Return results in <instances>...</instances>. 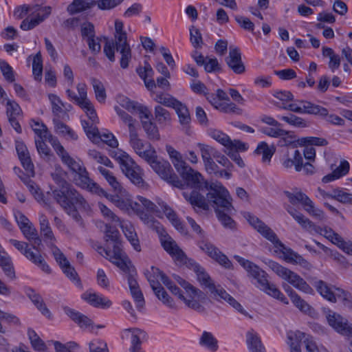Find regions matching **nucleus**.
Instances as JSON below:
<instances>
[{
  "label": "nucleus",
  "mask_w": 352,
  "mask_h": 352,
  "mask_svg": "<svg viewBox=\"0 0 352 352\" xmlns=\"http://www.w3.org/2000/svg\"><path fill=\"white\" fill-rule=\"evenodd\" d=\"M209 188L210 192L205 197L196 191L191 193H183V197L192 206L204 210H208L210 207L214 209L219 221L225 228H233L234 221L230 217L234 210L232 198L228 190L219 182L212 183Z\"/></svg>",
  "instance_id": "nucleus-1"
},
{
  "label": "nucleus",
  "mask_w": 352,
  "mask_h": 352,
  "mask_svg": "<svg viewBox=\"0 0 352 352\" xmlns=\"http://www.w3.org/2000/svg\"><path fill=\"white\" fill-rule=\"evenodd\" d=\"M52 195L63 210L80 226L84 223L78 210H89V205L84 197L65 181H63L62 187L52 191Z\"/></svg>",
  "instance_id": "nucleus-2"
},
{
  "label": "nucleus",
  "mask_w": 352,
  "mask_h": 352,
  "mask_svg": "<svg viewBox=\"0 0 352 352\" xmlns=\"http://www.w3.org/2000/svg\"><path fill=\"white\" fill-rule=\"evenodd\" d=\"M245 219L264 238L270 241L277 249L276 252H280L283 255V259L290 263L298 264L305 268H309L310 263L305 260L302 256L293 251L291 248H287L278 239L276 233L264 222L258 217L247 213L245 215Z\"/></svg>",
  "instance_id": "nucleus-3"
},
{
  "label": "nucleus",
  "mask_w": 352,
  "mask_h": 352,
  "mask_svg": "<svg viewBox=\"0 0 352 352\" xmlns=\"http://www.w3.org/2000/svg\"><path fill=\"white\" fill-rule=\"evenodd\" d=\"M112 41H107L104 45V53L111 62H114L115 50L120 55V65L122 69H126L132 59V50L127 38V34L124 30L122 21H115V32Z\"/></svg>",
  "instance_id": "nucleus-4"
},
{
  "label": "nucleus",
  "mask_w": 352,
  "mask_h": 352,
  "mask_svg": "<svg viewBox=\"0 0 352 352\" xmlns=\"http://www.w3.org/2000/svg\"><path fill=\"white\" fill-rule=\"evenodd\" d=\"M78 95L70 89L66 90L68 99L80 107L87 114L92 124L90 125L85 120L81 121L82 128L89 138H96L98 135V129L94 126L99 120L94 104L87 97V87L85 83L80 82L76 85Z\"/></svg>",
  "instance_id": "nucleus-5"
},
{
  "label": "nucleus",
  "mask_w": 352,
  "mask_h": 352,
  "mask_svg": "<svg viewBox=\"0 0 352 352\" xmlns=\"http://www.w3.org/2000/svg\"><path fill=\"white\" fill-rule=\"evenodd\" d=\"M234 258L238 263L246 270L248 275L252 276L257 281V287L267 294V295L279 300L285 305L289 303L287 298L280 291V289L272 283H270L267 279V274L260 268L258 265L252 261L245 259L239 256H235Z\"/></svg>",
  "instance_id": "nucleus-6"
},
{
  "label": "nucleus",
  "mask_w": 352,
  "mask_h": 352,
  "mask_svg": "<svg viewBox=\"0 0 352 352\" xmlns=\"http://www.w3.org/2000/svg\"><path fill=\"white\" fill-rule=\"evenodd\" d=\"M104 239L107 242L111 241L113 243V248H104L99 247L98 253L107 258L110 262L122 269H126L127 255L121 248L120 234L118 230L110 225L104 226Z\"/></svg>",
  "instance_id": "nucleus-7"
},
{
  "label": "nucleus",
  "mask_w": 352,
  "mask_h": 352,
  "mask_svg": "<svg viewBox=\"0 0 352 352\" xmlns=\"http://www.w3.org/2000/svg\"><path fill=\"white\" fill-rule=\"evenodd\" d=\"M174 278L184 289V293L181 292L177 298L188 307L200 313L204 312L203 303L206 300V294L180 276L174 275Z\"/></svg>",
  "instance_id": "nucleus-8"
},
{
  "label": "nucleus",
  "mask_w": 352,
  "mask_h": 352,
  "mask_svg": "<svg viewBox=\"0 0 352 352\" xmlns=\"http://www.w3.org/2000/svg\"><path fill=\"white\" fill-rule=\"evenodd\" d=\"M265 263L278 276L296 289L308 294H314L311 287L296 272L272 260H267Z\"/></svg>",
  "instance_id": "nucleus-9"
},
{
  "label": "nucleus",
  "mask_w": 352,
  "mask_h": 352,
  "mask_svg": "<svg viewBox=\"0 0 352 352\" xmlns=\"http://www.w3.org/2000/svg\"><path fill=\"white\" fill-rule=\"evenodd\" d=\"M146 162L162 179L178 188H184V184L173 172L170 163L166 160H159L156 151Z\"/></svg>",
  "instance_id": "nucleus-10"
},
{
  "label": "nucleus",
  "mask_w": 352,
  "mask_h": 352,
  "mask_svg": "<svg viewBox=\"0 0 352 352\" xmlns=\"http://www.w3.org/2000/svg\"><path fill=\"white\" fill-rule=\"evenodd\" d=\"M115 157L120 164V168L125 175L138 186H144V182L142 178V170L125 152L119 151L116 153Z\"/></svg>",
  "instance_id": "nucleus-11"
},
{
  "label": "nucleus",
  "mask_w": 352,
  "mask_h": 352,
  "mask_svg": "<svg viewBox=\"0 0 352 352\" xmlns=\"http://www.w3.org/2000/svg\"><path fill=\"white\" fill-rule=\"evenodd\" d=\"M177 172L180 174L181 177L183 178V179L185 181L186 184L183 182L185 187L186 186H190L192 188H194L190 192L188 191H184L182 194L185 192L188 193H191L192 191H196L197 189L202 190L203 188H205L207 190H210L209 186L212 183H208L206 181H204V179L201 173H199L198 171L192 169L189 165L186 164L182 168L177 170ZM182 189H184L183 188ZM199 193L201 195L199 192Z\"/></svg>",
  "instance_id": "nucleus-12"
},
{
  "label": "nucleus",
  "mask_w": 352,
  "mask_h": 352,
  "mask_svg": "<svg viewBox=\"0 0 352 352\" xmlns=\"http://www.w3.org/2000/svg\"><path fill=\"white\" fill-rule=\"evenodd\" d=\"M52 13L50 6H42L39 4L32 5L30 14L23 20L20 28L23 31L34 29L47 19Z\"/></svg>",
  "instance_id": "nucleus-13"
},
{
  "label": "nucleus",
  "mask_w": 352,
  "mask_h": 352,
  "mask_svg": "<svg viewBox=\"0 0 352 352\" xmlns=\"http://www.w3.org/2000/svg\"><path fill=\"white\" fill-rule=\"evenodd\" d=\"M285 194L291 204H300L303 206L305 210L310 215L319 219H323L324 218V212L321 209L316 208L314 202L306 194L301 191L296 192L286 191L285 192Z\"/></svg>",
  "instance_id": "nucleus-14"
},
{
  "label": "nucleus",
  "mask_w": 352,
  "mask_h": 352,
  "mask_svg": "<svg viewBox=\"0 0 352 352\" xmlns=\"http://www.w3.org/2000/svg\"><path fill=\"white\" fill-rule=\"evenodd\" d=\"M10 243L15 247L20 252L25 256L30 261L35 264L41 270L47 274L51 273V269L43 258L40 253H36L29 248V245L23 241H19L16 239H10Z\"/></svg>",
  "instance_id": "nucleus-15"
},
{
  "label": "nucleus",
  "mask_w": 352,
  "mask_h": 352,
  "mask_svg": "<svg viewBox=\"0 0 352 352\" xmlns=\"http://www.w3.org/2000/svg\"><path fill=\"white\" fill-rule=\"evenodd\" d=\"M158 236L161 245L175 261L184 263L186 261V255L165 230L161 232Z\"/></svg>",
  "instance_id": "nucleus-16"
},
{
  "label": "nucleus",
  "mask_w": 352,
  "mask_h": 352,
  "mask_svg": "<svg viewBox=\"0 0 352 352\" xmlns=\"http://www.w3.org/2000/svg\"><path fill=\"white\" fill-rule=\"evenodd\" d=\"M51 250L56 261L59 265L63 272L75 285L81 286L80 278L75 269L71 265L65 254L56 245L52 243Z\"/></svg>",
  "instance_id": "nucleus-17"
},
{
  "label": "nucleus",
  "mask_w": 352,
  "mask_h": 352,
  "mask_svg": "<svg viewBox=\"0 0 352 352\" xmlns=\"http://www.w3.org/2000/svg\"><path fill=\"white\" fill-rule=\"evenodd\" d=\"M326 318L327 322L337 333L346 336H352V324L340 314L329 310Z\"/></svg>",
  "instance_id": "nucleus-18"
},
{
  "label": "nucleus",
  "mask_w": 352,
  "mask_h": 352,
  "mask_svg": "<svg viewBox=\"0 0 352 352\" xmlns=\"http://www.w3.org/2000/svg\"><path fill=\"white\" fill-rule=\"evenodd\" d=\"M199 248L204 252L209 257L215 261L225 268L230 269L232 267V263L219 248L207 240H200L197 242Z\"/></svg>",
  "instance_id": "nucleus-19"
},
{
  "label": "nucleus",
  "mask_w": 352,
  "mask_h": 352,
  "mask_svg": "<svg viewBox=\"0 0 352 352\" xmlns=\"http://www.w3.org/2000/svg\"><path fill=\"white\" fill-rule=\"evenodd\" d=\"M302 153L295 148H288L280 160L283 168L286 170L294 168L296 172H300L302 170Z\"/></svg>",
  "instance_id": "nucleus-20"
},
{
  "label": "nucleus",
  "mask_w": 352,
  "mask_h": 352,
  "mask_svg": "<svg viewBox=\"0 0 352 352\" xmlns=\"http://www.w3.org/2000/svg\"><path fill=\"white\" fill-rule=\"evenodd\" d=\"M129 144L135 153L145 161L155 151L151 144H145L139 138L136 129L129 133Z\"/></svg>",
  "instance_id": "nucleus-21"
},
{
  "label": "nucleus",
  "mask_w": 352,
  "mask_h": 352,
  "mask_svg": "<svg viewBox=\"0 0 352 352\" xmlns=\"http://www.w3.org/2000/svg\"><path fill=\"white\" fill-rule=\"evenodd\" d=\"M208 134L212 139L229 150L245 151L248 149L246 144L238 140H232L228 135L219 130L211 129L209 130Z\"/></svg>",
  "instance_id": "nucleus-22"
},
{
  "label": "nucleus",
  "mask_w": 352,
  "mask_h": 352,
  "mask_svg": "<svg viewBox=\"0 0 352 352\" xmlns=\"http://www.w3.org/2000/svg\"><path fill=\"white\" fill-rule=\"evenodd\" d=\"M226 62L233 72L236 74H243L245 67L241 60V54L238 47L230 46L229 55L226 58Z\"/></svg>",
  "instance_id": "nucleus-23"
},
{
  "label": "nucleus",
  "mask_w": 352,
  "mask_h": 352,
  "mask_svg": "<svg viewBox=\"0 0 352 352\" xmlns=\"http://www.w3.org/2000/svg\"><path fill=\"white\" fill-rule=\"evenodd\" d=\"M15 147L23 167L28 172V175L34 176V166L31 160L27 146L23 142L16 140Z\"/></svg>",
  "instance_id": "nucleus-24"
},
{
  "label": "nucleus",
  "mask_w": 352,
  "mask_h": 352,
  "mask_svg": "<svg viewBox=\"0 0 352 352\" xmlns=\"http://www.w3.org/2000/svg\"><path fill=\"white\" fill-rule=\"evenodd\" d=\"M21 109L19 105L14 101L8 100L6 103V113L8 121L13 129L18 133L22 131L18 118L21 116Z\"/></svg>",
  "instance_id": "nucleus-25"
},
{
  "label": "nucleus",
  "mask_w": 352,
  "mask_h": 352,
  "mask_svg": "<svg viewBox=\"0 0 352 352\" xmlns=\"http://www.w3.org/2000/svg\"><path fill=\"white\" fill-rule=\"evenodd\" d=\"M82 298L94 307L109 308L111 306V301L102 294L88 290L81 296Z\"/></svg>",
  "instance_id": "nucleus-26"
},
{
  "label": "nucleus",
  "mask_w": 352,
  "mask_h": 352,
  "mask_svg": "<svg viewBox=\"0 0 352 352\" xmlns=\"http://www.w3.org/2000/svg\"><path fill=\"white\" fill-rule=\"evenodd\" d=\"M55 151L61 158L62 162L75 174L85 168L80 160H76L72 158L61 144L57 147Z\"/></svg>",
  "instance_id": "nucleus-27"
},
{
  "label": "nucleus",
  "mask_w": 352,
  "mask_h": 352,
  "mask_svg": "<svg viewBox=\"0 0 352 352\" xmlns=\"http://www.w3.org/2000/svg\"><path fill=\"white\" fill-rule=\"evenodd\" d=\"M158 204L174 228L181 234L186 235L188 234L187 229L178 218L175 212L164 201L158 202Z\"/></svg>",
  "instance_id": "nucleus-28"
},
{
  "label": "nucleus",
  "mask_w": 352,
  "mask_h": 352,
  "mask_svg": "<svg viewBox=\"0 0 352 352\" xmlns=\"http://www.w3.org/2000/svg\"><path fill=\"white\" fill-rule=\"evenodd\" d=\"M32 129L37 138L35 139H45L51 144L54 150L57 148L61 144L57 138L53 136L47 130V126L44 124H40L38 122L34 121V124L32 125Z\"/></svg>",
  "instance_id": "nucleus-29"
},
{
  "label": "nucleus",
  "mask_w": 352,
  "mask_h": 352,
  "mask_svg": "<svg viewBox=\"0 0 352 352\" xmlns=\"http://www.w3.org/2000/svg\"><path fill=\"white\" fill-rule=\"evenodd\" d=\"M127 240L137 252L141 251V246L135 228L129 222L121 221L118 223Z\"/></svg>",
  "instance_id": "nucleus-30"
},
{
  "label": "nucleus",
  "mask_w": 352,
  "mask_h": 352,
  "mask_svg": "<svg viewBox=\"0 0 352 352\" xmlns=\"http://www.w3.org/2000/svg\"><path fill=\"white\" fill-rule=\"evenodd\" d=\"M24 292L43 315L48 318H52L50 311L43 302L41 296L38 294H37L32 288L28 287H25Z\"/></svg>",
  "instance_id": "nucleus-31"
},
{
  "label": "nucleus",
  "mask_w": 352,
  "mask_h": 352,
  "mask_svg": "<svg viewBox=\"0 0 352 352\" xmlns=\"http://www.w3.org/2000/svg\"><path fill=\"white\" fill-rule=\"evenodd\" d=\"M192 268L196 274L197 279L200 285L208 288L210 292H212L214 290L215 285L204 268L197 263L192 264Z\"/></svg>",
  "instance_id": "nucleus-32"
},
{
  "label": "nucleus",
  "mask_w": 352,
  "mask_h": 352,
  "mask_svg": "<svg viewBox=\"0 0 352 352\" xmlns=\"http://www.w3.org/2000/svg\"><path fill=\"white\" fill-rule=\"evenodd\" d=\"M214 296H218L220 299L223 300L226 302H228L230 305H231L234 309H235L237 311L241 313V314L248 316V312L243 308L242 305L238 302L232 296H231L227 292L219 287H216L214 286V290L211 292Z\"/></svg>",
  "instance_id": "nucleus-33"
},
{
  "label": "nucleus",
  "mask_w": 352,
  "mask_h": 352,
  "mask_svg": "<svg viewBox=\"0 0 352 352\" xmlns=\"http://www.w3.org/2000/svg\"><path fill=\"white\" fill-rule=\"evenodd\" d=\"M115 206L120 208L121 210L126 212L128 213H139L140 205L139 203L133 201L129 197L126 192L124 195H121L120 194Z\"/></svg>",
  "instance_id": "nucleus-34"
},
{
  "label": "nucleus",
  "mask_w": 352,
  "mask_h": 352,
  "mask_svg": "<svg viewBox=\"0 0 352 352\" xmlns=\"http://www.w3.org/2000/svg\"><path fill=\"white\" fill-rule=\"evenodd\" d=\"M75 181L76 185L91 192L96 188H98V184L89 177V174L86 168L76 173Z\"/></svg>",
  "instance_id": "nucleus-35"
},
{
  "label": "nucleus",
  "mask_w": 352,
  "mask_h": 352,
  "mask_svg": "<svg viewBox=\"0 0 352 352\" xmlns=\"http://www.w3.org/2000/svg\"><path fill=\"white\" fill-rule=\"evenodd\" d=\"M64 313L80 328H87L92 324L91 320L80 312L69 307H64Z\"/></svg>",
  "instance_id": "nucleus-36"
},
{
  "label": "nucleus",
  "mask_w": 352,
  "mask_h": 352,
  "mask_svg": "<svg viewBox=\"0 0 352 352\" xmlns=\"http://www.w3.org/2000/svg\"><path fill=\"white\" fill-rule=\"evenodd\" d=\"M320 234L323 235L327 239L331 241L333 244L338 245L339 248L343 249L346 252L351 245V243H349L345 242L338 233L335 232L331 228L329 227L320 228Z\"/></svg>",
  "instance_id": "nucleus-37"
},
{
  "label": "nucleus",
  "mask_w": 352,
  "mask_h": 352,
  "mask_svg": "<svg viewBox=\"0 0 352 352\" xmlns=\"http://www.w3.org/2000/svg\"><path fill=\"white\" fill-rule=\"evenodd\" d=\"M283 287L289 296L292 302L297 308L304 312H307L310 309L309 304L302 299L300 296L290 287L289 285L283 284Z\"/></svg>",
  "instance_id": "nucleus-38"
},
{
  "label": "nucleus",
  "mask_w": 352,
  "mask_h": 352,
  "mask_svg": "<svg viewBox=\"0 0 352 352\" xmlns=\"http://www.w3.org/2000/svg\"><path fill=\"white\" fill-rule=\"evenodd\" d=\"M247 344L250 352H265V347L257 333L254 330L248 331L246 334Z\"/></svg>",
  "instance_id": "nucleus-39"
},
{
  "label": "nucleus",
  "mask_w": 352,
  "mask_h": 352,
  "mask_svg": "<svg viewBox=\"0 0 352 352\" xmlns=\"http://www.w3.org/2000/svg\"><path fill=\"white\" fill-rule=\"evenodd\" d=\"M305 337V333L300 331L288 332L287 344L290 347V352H301L300 343Z\"/></svg>",
  "instance_id": "nucleus-40"
},
{
  "label": "nucleus",
  "mask_w": 352,
  "mask_h": 352,
  "mask_svg": "<svg viewBox=\"0 0 352 352\" xmlns=\"http://www.w3.org/2000/svg\"><path fill=\"white\" fill-rule=\"evenodd\" d=\"M298 103L302 105V114H309L318 116L325 115L324 107L314 104L308 100H298Z\"/></svg>",
  "instance_id": "nucleus-41"
},
{
  "label": "nucleus",
  "mask_w": 352,
  "mask_h": 352,
  "mask_svg": "<svg viewBox=\"0 0 352 352\" xmlns=\"http://www.w3.org/2000/svg\"><path fill=\"white\" fill-rule=\"evenodd\" d=\"M142 221V222L150 229L155 230L157 234L164 229L159 221L155 219L153 217L146 212H144L140 208L139 213H136Z\"/></svg>",
  "instance_id": "nucleus-42"
},
{
  "label": "nucleus",
  "mask_w": 352,
  "mask_h": 352,
  "mask_svg": "<svg viewBox=\"0 0 352 352\" xmlns=\"http://www.w3.org/2000/svg\"><path fill=\"white\" fill-rule=\"evenodd\" d=\"M96 4L94 0H74L67 7V11L71 14L86 10Z\"/></svg>",
  "instance_id": "nucleus-43"
},
{
  "label": "nucleus",
  "mask_w": 352,
  "mask_h": 352,
  "mask_svg": "<svg viewBox=\"0 0 352 352\" xmlns=\"http://www.w3.org/2000/svg\"><path fill=\"white\" fill-rule=\"evenodd\" d=\"M38 219L41 234L43 236L45 240L49 241L50 243H54L56 241V238L50 226L47 217L42 213L39 214Z\"/></svg>",
  "instance_id": "nucleus-44"
},
{
  "label": "nucleus",
  "mask_w": 352,
  "mask_h": 352,
  "mask_svg": "<svg viewBox=\"0 0 352 352\" xmlns=\"http://www.w3.org/2000/svg\"><path fill=\"white\" fill-rule=\"evenodd\" d=\"M314 285L318 292L324 298L331 302H336L335 296H333L335 289L333 287H330L327 283L321 280L316 281Z\"/></svg>",
  "instance_id": "nucleus-45"
},
{
  "label": "nucleus",
  "mask_w": 352,
  "mask_h": 352,
  "mask_svg": "<svg viewBox=\"0 0 352 352\" xmlns=\"http://www.w3.org/2000/svg\"><path fill=\"white\" fill-rule=\"evenodd\" d=\"M322 55L329 58L328 66L332 72H334L340 67L341 63L340 55L336 54L331 48L323 47Z\"/></svg>",
  "instance_id": "nucleus-46"
},
{
  "label": "nucleus",
  "mask_w": 352,
  "mask_h": 352,
  "mask_svg": "<svg viewBox=\"0 0 352 352\" xmlns=\"http://www.w3.org/2000/svg\"><path fill=\"white\" fill-rule=\"evenodd\" d=\"M278 118L294 127L306 128L309 126V123L305 119L292 113H289L287 116H278Z\"/></svg>",
  "instance_id": "nucleus-47"
},
{
  "label": "nucleus",
  "mask_w": 352,
  "mask_h": 352,
  "mask_svg": "<svg viewBox=\"0 0 352 352\" xmlns=\"http://www.w3.org/2000/svg\"><path fill=\"white\" fill-rule=\"evenodd\" d=\"M49 100L52 104V113L56 116L55 118H59L61 113L63 112V108L69 109L72 107L71 104H66L60 99V98L53 94L48 95Z\"/></svg>",
  "instance_id": "nucleus-48"
},
{
  "label": "nucleus",
  "mask_w": 352,
  "mask_h": 352,
  "mask_svg": "<svg viewBox=\"0 0 352 352\" xmlns=\"http://www.w3.org/2000/svg\"><path fill=\"white\" fill-rule=\"evenodd\" d=\"M173 109L179 118V121L182 125H188L191 120L189 111L187 107L178 101L177 103L174 106Z\"/></svg>",
  "instance_id": "nucleus-49"
},
{
  "label": "nucleus",
  "mask_w": 352,
  "mask_h": 352,
  "mask_svg": "<svg viewBox=\"0 0 352 352\" xmlns=\"http://www.w3.org/2000/svg\"><path fill=\"white\" fill-rule=\"evenodd\" d=\"M127 261L126 263V269H122L121 267H118L121 271H122L124 273L127 274V280H128V284L130 289H135L137 287H139V285L135 278L137 273L136 271L133 266L131 261H130L129 258L127 256Z\"/></svg>",
  "instance_id": "nucleus-50"
},
{
  "label": "nucleus",
  "mask_w": 352,
  "mask_h": 352,
  "mask_svg": "<svg viewBox=\"0 0 352 352\" xmlns=\"http://www.w3.org/2000/svg\"><path fill=\"white\" fill-rule=\"evenodd\" d=\"M166 150L177 171L181 169L182 166L186 164V162L182 159L181 153L176 151L172 146L166 145Z\"/></svg>",
  "instance_id": "nucleus-51"
},
{
  "label": "nucleus",
  "mask_w": 352,
  "mask_h": 352,
  "mask_svg": "<svg viewBox=\"0 0 352 352\" xmlns=\"http://www.w3.org/2000/svg\"><path fill=\"white\" fill-rule=\"evenodd\" d=\"M142 125L149 140H159L160 139L157 126L155 123L151 120H142Z\"/></svg>",
  "instance_id": "nucleus-52"
},
{
  "label": "nucleus",
  "mask_w": 352,
  "mask_h": 352,
  "mask_svg": "<svg viewBox=\"0 0 352 352\" xmlns=\"http://www.w3.org/2000/svg\"><path fill=\"white\" fill-rule=\"evenodd\" d=\"M28 336L32 346L35 351H44L46 350L45 343L40 338L34 330L28 329Z\"/></svg>",
  "instance_id": "nucleus-53"
},
{
  "label": "nucleus",
  "mask_w": 352,
  "mask_h": 352,
  "mask_svg": "<svg viewBox=\"0 0 352 352\" xmlns=\"http://www.w3.org/2000/svg\"><path fill=\"white\" fill-rule=\"evenodd\" d=\"M255 153L262 155V161L263 162H270L274 155V149L270 148L266 142H261L258 144Z\"/></svg>",
  "instance_id": "nucleus-54"
},
{
  "label": "nucleus",
  "mask_w": 352,
  "mask_h": 352,
  "mask_svg": "<svg viewBox=\"0 0 352 352\" xmlns=\"http://www.w3.org/2000/svg\"><path fill=\"white\" fill-rule=\"evenodd\" d=\"M153 100L157 102V103H160L164 106H166L167 107H172L173 108L174 106L179 101L176 98H175L173 96L168 94H164V93H157L155 94V96L153 98Z\"/></svg>",
  "instance_id": "nucleus-55"
},
{
  "label": "nucleus",
  "mask_w": 352,
  "mask_h": 352,
  "mask_svg": "<svg viewBox=\"0 0 352 352\" xmlns=\"http://www.w3.org/2000/svg\"><path fill=\"white\" fill-rule=\"evenodd\" d=\"M199 344L212 351L217 349V340L212 334L208 331H204L200 339Z\"/></svg>",
  "instance_id": "nucleus-56"
},
{
  "label": "nucleus",
  "mask_w": 352,
  "mask_h": 352,
  "mask_svg": "<svg viewBox=\"0 0 352 352\" xmlns=\"http://www.w3.org/2000/svg\"><path fill=\"white\" fill-rule=\"evenodd\" d=\"M155 118L160 124H169L171 120L168 111L160 105L155 107Z\"/></svg>",
  "instance_id": "nucleus-57"
},
{
  "label": "nucleus",
  "mask_w": 352,
  "mask_h": 352,
  "mask_svg": "<svg viewBox=\"0 0 352 352\" xmlns=\"http://www.w3.org/2000/svg\"><path fill=\"white\" fill-rule=\"evenodd\" d=\"M297 142L300 146H326L328 142L326 139L318 137H303L297 140Z\"/></svg>",
  "instance_id": "nucleus-58"
},
{
  "label": "nucleus",
  "mask_w": 352,
  "mask_h": 352,
  "mask_svg": "<svg viewBox=\"0 0 352 352\" xmlns=\"http://www.w3.org/2000/svg\"><path fill=\"white\" fill-rule=\"evenodd\" d=\"M91 83L93 86L96 100L99 102H104L107 98V95L105 89L102 82L98 79L91 78Z\"/></svg>",
  "instance_id": "nucleus-59"
},
{
  "label": "nucleus",
  "mask_w": 352,
  "mask_h": 352,
  "mask_svg": "<svg viewBox=\"0 0 352 352\" xmlns=\"http://www.w3.org/2000/svg\"><path fill=\"white\" fill-rule=\"evenodd\" d=\"M117 102L119 107L124 108L131 113L136 112V109L140 104L138 102L131 100L124 96H120L117 98Z\"/></svg>",
  "instance_id": "nucleus-60"
},
{
  "label": "nucleus",
  "mask_w": 352,
  "mask_h": 352,
  "mask_svg": "<svg viewBox=\"0 0 352 352\" xmlns=\"http://www.w3.org/2000/svg\"><path fill=\"white\" fill-rule=\"evenodd\" d=\"M32 72L35 80H41L43 73V60L40 52H38L33 58Z\"/></svg>",
  "instance_id": "nucleus-61"
},
{
  "label": "nucleus",
  "mask_w": 352,
  "mask_h": 352,
  "mask_svg": "<svg viewBox=\"0 0 352 352\" xmlns=\"http://www.w3.org/2000/svg\"><path fill=\"white\" fill-rule=\"evenodd\" d=\"M197 146L199 148L201 158L204 162L214 159V155H216L217 153V150L207 144L198 143Z\"/></svg>",
  "instance_id": "nucleus-62"
},
{
  "label": "nucleus",
  "mask_w": 352,
  "mask_h": 352,
  "mask_svg": "<svg viewBox=\"0 0 352 352\" xmlns=\"http://www.w3.org/2000/svg\"><path fill=\"white\" fill-rule=\"evenodd\" d=\"M45 139H35V144L36 150L42 158L50 159L52 155V152L50 147L45 142Z\"/></svg>",
  "instance_id": "nucleus-63"
},
{
  "label": "nucleus",
  "mask_w": 352,
  "mask_h": 352,
  "mask_svg": "<svg viewBox=\"0 0 352 352\" xmlns=\"http://www.w3.org/2000/svg\"><path fill=\"white\" fill-rule=\"evenodd\" d=\"M333 199L344 204H352V193L344 191L341 188L333 189Z\"/></svg>",
  "instance_id": "nucleus-64"
}]
</instances>
